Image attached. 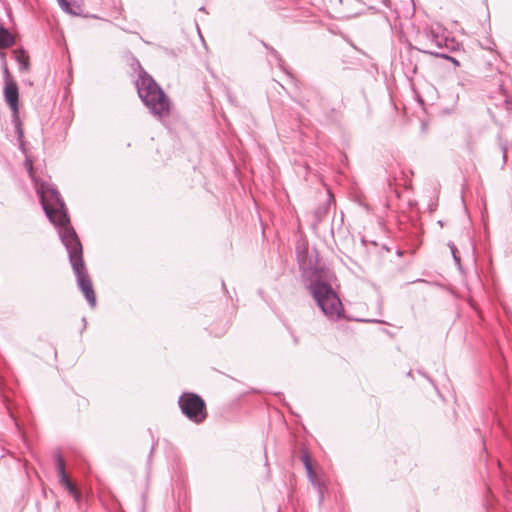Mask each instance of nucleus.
<instances>
[{"instance_id":"1","label":"nucleus","mask_w":512,"mask_h":512,"mask_svg":"<svg viewBox=\"0 0 512 512\" xmlns=\"http://www.w3.org/2000/svg\"><path fill=\"white\" fill-rule=\"evenodd\" d=\"M37 193L46 216L58 228L59 237L67 250L70 264L76 276L77 285L88 304L94 308L96 306V295L84 264L82 244L74 228L70 225L65 203L57 189L49 183H41L37 187Z\"/></svg>"},{"instance_id":"2","label":"nucleus","mask_w":512,"mask_h":512,"mask_svg":"<svg viewBox=\"0 0 512 512\" xmlns=\"http://www.w3.org/2000/svg\"><path fill=\"white\" fill-rule=\"evenodd\" d=\"M416 41L419 44L418 51L446 59L450 57L443 52H438L437 49L452 51L458 45L454 38L449 37L447 30L440 23L426 24L422 30H418ZM453 62L458 64L454 59Z\"/></svg>"},{"instance_id":"3","label":"nucleus","mask_w":512,"mask_h":512,"mask_svg":"<svg viewBox=\"0 0 512 512\" xmlns=\"http://www.w3.org/2000/svg\"><path fill=\"white\" fill-rule=\"evenodd\" d=\"M137 92L150 112L158 118L169 114L170 102L161 87L143 69L140 70L136 82Z\"/></svg>"},{"instance_id":"4","label":"nucleus","mask_w":512,"mask_h":512,"mask_svg":"<svg viewBox=\"0 0 512 512\" xmlns=\"http://www.w3.org/2000/svg\"><path fill=\"white\" fill-rule=\"evenodd\" d=\"M307 289L328 319L338 320L344 315L342 302L330 284L314 280L309 283Z\"/></svg>"},{"instance_id":"5","label":"nucleus","mask_w":512,"mask_h":512,"mask_svg":"<svg viewBox=\"0 0 512 512\" xmlns=\"http://www.w3.org/2000/svg\"><path fill=\"white\" fill-rule=\"evenodd\" d=\"M182 413L191 421L201 423L206 418L205 402L194 393H183L179 398Z\"/></svg>"},{"instance_id":"6","label":"nucleus","mask_w":512,"mask_h":512,"mask_svg":"<svg viewBox=\"0 0 512 512\" xmlns=\"http://www.w3.org/2000/svg\"><path fill=\"white\" fill-rule=\"evenodd\" d=\"M56 470L59 479V483L74 497L76 501L80 499V493L76 489L75 485L68 478L65 471V462L59 452L54 455Z\"/></svg>"},{"instance_id":"7","label":"nucleus","mask_w":512,"mask_h":512,"mask_svg":"<svg viewBox=\"0 0 512 512\" xmlns=\"http://www.w3.org/2000/svg\"><path fill=\"white\" fill-rule=\"evenodd\" d=\"M4 96L10 108L14 111L18 109V87L14 82H7L4 89Z\"/></svg>"},{"instance_id":"8","label":"nucleus","mask_w":512,"mask_h":512,"mask_svg":"<svg viewBox=\"0 0 512 512\" xmlns=\"http://www.w3.org/2000/svg\"><path fill=\"white\" fill-rule=\"evenodd\" d=\"M302 461H303V464H304V467H305V470H306V474H307V477H308L309 481L311 482V484L314 487L318 488L319 491H321V485H320V483L318 481L316 473L313 470L310 457H309V455L307 453L303 454Z\"/></svg>"},{"instance_id":"9","label":"nucleus","mask_w":512,"mask_h":512,"mask_svg":"<svg viewBox=\"0 0 512 512\" xmlns=\"http://www.w3.org/2000/svg\"><path fill=\"white\" fill-rule=\"evenodd\" d=\"M13 44V35L6 28L0 27V48H8Z\"/></svg>"},{"instance_id":"10","label":"nucleus","mask_w":512,"mask_h":512,"mask_svg":"<svg viewBox=\"0 0 512 512\" xmlns=\"http://www.w3.org/2000/svg\"><path fill=\"white\" fill-rule=\"evenodd\" d=\"M16 59L21 69L28 70L29 68V56L25 51L21 50L16 53Z\"/></svg>"},{"instance_id":"11","label":"nucleus","mask_w":512,"mask_h":512,"mask_svg":"<svg viewBox=\"0 0 512 512\" xmlns=\"http://www.w3.org/2000/svg\"><path fill=\"white\" fill-rule=\"evenodd\" d=\"M61 9L68 14L76 15V12L72 10L70 2L68 0H57Z\"/></svg>"},{"instance_id":"12","label":"nucleus","mask_w":512,"mask_h":512,"mask_svg":"<svg viewBox=\"0 0 512 512\" xmlns=\"http://www.w3.org/2000/svg\"><path fill=\"white\" fill-rule=\"evenodd\" d=\"M448 246H449V248L451 250V253H452V256H453V259H454L455 263L457 265H459L460 264V257L457 255V248H456L455 244L453 242H449Z\"/></svg>"},{"instance_id":"13","label":"nucleus","mask_w":512,"mask_h":512,"mask_svg":"<svg viewBox=\"0 0 512 512\" xmlns=\"http://www.w3.org/2000/svg\"><path fill=\"white\" fill-rule=\"evenodd\" d=\"M499 140H500V148H501L502 153H503V163L505 164L506 161H507L508 146H507V142L506 141H502L501 138H499Z\"/></svg>"},{"instance_id":"14","label":"nucleus","mask_w":512,"mask_h":512,"mask_svg":"<svg viewBox=\"0 0 512 512\" xmlns=\"http://www.w3.org/2000/svg\"><path fill=\"white\" fill-rule=\"evenodd\" d=\"M25 167L27 168V170H28V172H29L30 176H32V173H33V164H32V162H31L30 160H28V159H27V160L25 161Z\"/></svg>"},{"instance_id":"15","label":"nucleus","mask_w":512,"mask_h":512,"mask_svg":"<svg viewBox=\"0 0 512 512\" xmlns=\"http://www.w3.org/2000/svg\"><path fill=\"white\" fill-rule=\"evenodd\" d=\"M271 53L273 54V56L279 61L281 62V58H280V55L278 54L277 51H275L274 49H271Z\"/></svg>"},{"instance_id":"16","label":"nucleus","mask_w":512,"mask_h":512,"mask_svg":"<svg viewBox=\"0 0 512 512\" xmlns=\"http://www.w3.org/2000/svg\"><path fill=\"white\" fill-rule=\"evenodd\" d=\"M18 138L21 139L23 137V132L20 127L17 128Z\"/></svg>"},{"instance_id":"17","label":"nucleus","mask_w":512,"mask_h":512,"mask_svg":"<svg viewBox=\"0 0 512 512\" xmlns=\"http://www.w3.org/2000/svg\"><path fill=\"white\" fill-rule=\"evenodd\" d=\"M388 2H389V0H383V3H384L385 5H388Z\"/></svg>"}]
</instances>
